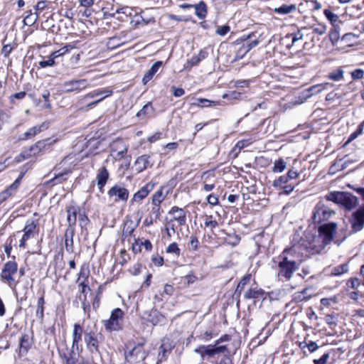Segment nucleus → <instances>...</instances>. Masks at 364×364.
Here are the masks:
<instances>
[{
  "label": "nucleus",
  "instance_id": "obj_55",
  "mask_svg": "<svg viewBox=\"0 0 364 364\" xmlns=\"http://www.w3.org/2000/svg\"><path fill=\"white\" fill-rule=\"evenodd\" d=\"M160 351L159 353V355H158V361L157 363H161L163 361H164L166 359V353H167V350L164 348V345H161V347H160Z\"/></svg>",
  "mask_w": 364,
  "mask_h": 364
},
{
  "label": "nucleus",
  "instance_id": "obj_36",
  "mask_svg": "<svg viewBox=\"0 0 364 364\" xmlns=\"http://www.w3.org/2000/svg\"><path fill=\"white\" fill-rule=\"evenodd\" d=\"M301 29L302 30L311 29L313 33H316L318 35L321 36L326 33V26L324 24L318 23V24L313 25L309 28H308L306 27H303Z\"/></svg>",
  "mask_w": 364,
  "mask_h": 364
},
{
  "label": "nucleus",
  "instance_id": "obj_48",
  "mask_svg": "<svg viewBox=\"0 0 364 364\" xmlns=\"http://www.w3.org/2000/svg\"><path fill=\"white\" fill-rule=\"evenodd\" d=\"M163 200H164V197H163V194H162V191L161 190L158 191L153 196L152 204L153 205H160V203L162 202Z\"/></svg>",
  "mask_w": 364,
  "mask_h": 364
},
{
  "label": "nucleus",
  "instance_id": "obj_20",
  "mask_svg": "<svg viewBox=\"0 0 364 364\" xmlns=\"http://www.w3.org/2000/svg\"><path fill=\"white\" fill-rule=\"evenodd\" d=\"M296 250V247H291L290 248L285 249L278 257V259L285 261V259H287V262H294V264L299 266V261L292 255L295 253Z\"/></svg>",
  "mask_w": 364,
  "mask_h": 364
},
{
  "label": "nucleus",
  "instance_id": "obj_62",
  "mask_svg": "<svg viewBox=\"0 0 364 364\" xmlns=\"http://www.w3.org/2000/svg\"><path fill=\"white\" fill-rule=\"evenodd\" d=\"M201 60V58L200 56L195 55L192 56V58L187 61V64L188 65L187 68L189 66L190 68L197 65L200 61Z\"/></svg>",
  "mask_w": 364,
  "mask_h": 364
},
{
  "label": "nucleus",
  "instance_id": "obj_25",
  "mask_svg": "<svg viewBox=\"0 0 364 364\" xmlns=\"http://www.w3.org/2000/svg\"><path fill=\"white\" fill-rule=\"evenodd\" d=\"M79 208L77 207L71 206L67 209V221L68 223V228H73L76 223L77 220V214L78 213Z\"/></svg>",
  "mask_w": 364,
  "mask_h": 364
},
{
  "label": "nucleus",
  "instance_id": "obj_8",
  "mask_svg": "<svg viewBox=\"0 0 364 364\" xmlns=\"http://www.w3.org/2000/svg\"><path fill=\"white\" fill-rule=\"evenodd\" d=\"M350 222L352 232H358L361 231L364 228V210L359 208L353 213Z\"/></svg>",
  "mask_w": 364,
  "mask_h": 364
},
{
  "label": "nucleus",
  "instance_id": "obj_37",
  "mask_svg": "<svg viewBox=\"0 0 364 364\" xmlns=\"http://www.w3.org/2000/svg\"><path fill=\"white\" fill-rule=\"evenodd\" d=\"M44 304L45 300L44 297L42 296L38 299L37 309L36 313V316L41 320H43L44 318Z\"/></svg>",
  "mask_w": 364,
  "mask_h": 364
},
{
  "label": "nucleus",
  "instance_id": "obj_22",
  "mask_svg": "<svg viewBox=\"0 0 364 364\" xmlns=\"http://www.w3.org/2000/svg\"><path fill=\"white\" fill-rule=\"evenodd\" d=\"M161 65V61H156L152 65L151 68L145 73L143 77L142 82L144 85L153 78L154 75L159 71Z\"/></svg>",
  "mask_w": 364,
  "mask_h": 364
},
{
  "label": "nucleus",
  "instance_id": "obj_45",
  "mask_svg": "<svg viewBox=\"0 0 364 364\" xmlns=\"http://www.w3.org/2000/svg\"><path fill=\"white\" fill-rule=\"evenodd\" d=\"M343 73L344 71L342 69H338L328 74V78L334 81H339L343 78Z\"/></svg>",
  "mask_w": 364,
  "mask_h": 364
},
{
  "label": "nucleus",
  "instance_id": "obj_31",
  "mask_svg": "<svg viewBox=\"0 0 364 364\" xmlns=\"http://www.w3.org/2000/svg\"><path fill=\"white\" fill-rule=\"evenodd\" d=\"M323 14L326 18L331 21L333 26H338L341 23V21L339 19V16L333 13L331 11L328 9H326L323 11Z\"/></svg>",
  "mask_w": 364,
  "mask_h": 364
},
{
  "label": "nucleus",
  "instance_id": "obj_15",
  "mask_svg": "<svg viewBox=\"0 0 364 364\" xmlns=\"http://www.w3.org/2000/svg\"><path fill=\"white\" fill-rule=\"evenodd\" d=\"M110 197H116L115 201L127 200L129 196V191L124 187L115 185L108 191Z\"/></svg>",
  "mask_w": 364,
  "mask_h": 364
},
{
  "label": "nucleus",
  "instance_id": "obj_44",
  "mask_svg": "<svg viewBox=\"0 0 364 364\" xmlns=\"http://www.w3.org/2000/svg\"><path fill=\"white\" fill-rule=\"evenodd\" d=\"M363 127H364V123H361L357 130L355 132H354L353 133H352L348 140L346 141V142L345 143V145L349 144L350 142H351L352 141H353L354 139H355L359 135H360L362 133H363Z\"/></svg>",
  "mask_w": 364,
  "mask_h": 364
},
{
  "label": "nucleus",
  "instance_id": "obj_28",
  "mask_svg": "<svg viewBox=\"0 0 364 364\" xmlns=\"http://www.w3.org/2000/svg\"><path fill=\"white\" fill-rule=\"evenodd\" d=\"M154 108L150 102L146 104L136 114V117L141 119L152 117Z\"/></svg>",
  "mask_w": 364,
  "mask_h": 364
},
{
  "label": "nucleus",
  "instance_id": "obj_6",
  "mask_svg": "<svg viewBox=\"0 0 364 364\" xmlns=\"http://www.w3.org/2000/svg\"><path fill=\"white\" fill-rule=\"evenodd\" d=\"M299 268V266L294 264V262H289L285 259V261L279 259L277 277L279 280L285 279L289 281L293 276L294 272Z\"/></svg>",
  "mask_w": 364,
  "mask_h": 364
},
{
  "label": "nucleus",
  "instance_id": "obj_40",
  "mask_svg": "<svg viewBox=\"0 0 364 364\" xmlns=\"http://www.w3.org/2000/svg\"><path fill=\"white\" fill-rule=\"evenodd\" d=\"M151 318L149 319L150 322H151L154 325H156L157 323H161L164 321V317L162 314H161L157 311H153L150 314Z\"/></svg>",
  "mask_w": 364,
  "mask_h": 364
},
{
  "label": "nucleus",
  "instance_id": "obj_63",
  "mask_svg": "<svg viewBox=\"0 0 364 364\" xmlns=\"http://www.w3.org/2000/svg\"><path fill=\"white\" fill-rule=\"evenodd\" d=\"M329 358V353H324L319 359L314 360V364H326Z\"/></svg>",
  "mask_w": 364,
  "mask_h": 364
},
{
  "label": "nucleus",
  "instance_id": "obj_41",
  "mask_svg": "<svg viewBox=\"0 0 364 364\" xmlns=\"http://www.w3.org/2000/svg\"><path fill=\"white\" fill-rule=\"evenodd\" d=\"M348 271V264H343L335 267L333 269L331 274L335 276H341V274L346 273Z\"/></svg>",
  "mask_w": 364,
  "mask_h": 364
},
{
  "label": "nucleus",
  "instance_id": "obj_29",
  "mask_svg": "<svg viewBox=\"0 0 364 364\" xmlns=\"http://www.w3.org/2000/svg\"><path fill=\"white\" fill-rule=\"evenodd\" d=\"M264 291L261 289L250 288L244 294L245 299H259L263 296Z\"/></svg>",
  "mask_w": 364,
  "mask_h": 364
},
{
  "label": "nucleus",
  "instance_id": "obj_30",
  "mask_svg": "<svg viewBox=\"0 0 364 364\" xmlns=\"http://www.w3.org/2000/svg\"><path fill=\"white\" fill-rule=\"evenodd\" d=\"M292 247H296V250L294 254H292L293 256L299 261V266L301 264L302 262V258L304 256L307 255V250L303 247V243H298L294 245Z\"/></svg>",
  "mask_w": 364,
  "mask_h": 364
},
{
  "label": "nucleus",
  "instance_id": "obj_12",
  "mask_svg": "<svg viewBox=\"0 0 364 364\" xmlns=\"http://www.w3.org/2000/svg\"><path fill=\"white\" fill-rule=\"evenodd\" d=\"M337 224L336 223H328L321 225L318 228L319 233L323 237V242L326 244L329 243L333 238Z\"/></svg>",
  "mask_w": 364,
  "mask_h": 364
},
{
  "label": "nucleus",
  "instance_id": "obj_26",
  "mask_svg": "<svg viewBox=\"0 0 364 364\" xmlns=\"http://www.w3.org/2000/svg\"><path fill=\"white\" fill-rule=\"evenodd\" d=\"M173 215V219L178 221L179 225H183L186 223V215L183 209L173 207L170 211Z\"/></svg>",
  "mask_w": 364,
  "mask_h": 364
},
{
  "label": "nucleus",
  "instance_id": "obj_21",
  "mask_svg": "<svg viewBox=\"0 0 364 364\" xmlns=\"http://www.w3.org/2000/svg\"><path fill=\"white\" fill-rule=\"evenodd\" d=\"M109 177V173L107 170V168L103 166L100 168L98 171V173L97 176V186H99V189L101 193H103V187L106 184V182Z\"/></svg>",
  "mask_w": 364,
  "mask_h": 364
},
{
  "label": "nucleus",
  "instance_id": "obj_35",
  "mask_svg": "<svg viewBox=\"0 0 364 364\" xmlns=\"http://www.w3.org/2000/svg\"><path fill=\"white\" fill-rule=\"evenodd\" d=\"M38 15L37 13L33 14L31 11H29L23 18V23L26 26H31L38 21Z\"/></svg>",
  "mask_w": 364,
  "mask_h": 364
},
{
  "label": "nucleus",
  "instance_id": "obj_16",
  "mask_svg": "<svg viewBox=\"0 0 364 364\" xmlns=\"http://www.w3.org/2000/svg\"><path fill=\"white\" fill-rule=\"evenodd\" d=\"M48 127V124L46 122H43L38 126H35L33 127L30 128L27 132H26L21 137V140H27L29 139L41 132L47 129Z\"/></svg>",
  "mask_w": 364,
  "mask_h": 364
},
{
  "label": "nucleus",
  "instance_id": "obj_34",
  "mask_svg": "<svg viewBox=\"0 0 364 364\" xmlns=\"http://www.w3.org/2000/svg\"><path fill=\"white\" fill-rule=\"evenodd\" d=\"M328 86H332L330 83L318 84L310 87L308 89V92H310L309 97L313 95H317L320 93L323 90L326 89Z\"/></svg>",
  "mask_w": 364,
  "mask_h": 364
},
{
  "label": "nucleus",
  "instance_id": "obj_39",
  "mask_svg": "<svg viewBox=\"0 0 364 364\" xmlns=\"http://www.w3.org/2000/svg\"><path fill=\"white\" fill-rule=\"evenodd\" d=\"M343 161H336L329 168L330 174H335L337 171L344 169L346 167V162Z\"/></svg>",
  "mask_w": 364,
  "mask_h": 364
},
{
  "label": "nucleus",
  "instance_id": "obj_59",
  "mask_svg": "<svg viewBox=\"0 0 364 364\" xmlns=\"http://www.w3.org/2000/svg\"><path fill=\"white\" fill-rule=\"evenodd\" d=\"M306 291L307 289H305L301 292L296 293L294 294V299L298 301H301L307 299L308 297L305 295L306 294Z\"/></svg>",
  "mask_w": 364,
  "mask_h": 364
},
{
  "label": "nucleus",
  "instance_id": "obj_14",
  "mask_svg": "<svg viewBox=\"0 0 364 364\" xmlns=\"http://www.w3.org/2000/svg\"><path fill=\"white\" fill-rule=\"evenodd\" d=\"M23 174L21 173L16 181L6 189L0 193V204L4 202L10 196H13L18 188Z\"/></svg>",
  "mask_w": 364,
  "mask_h": 364
},
{
  "label": "nucleus",
  "instance_id": "obj_58",
  "mask_svg": "<svg viewBox=\"0 0 364 364\" xmlns=\"http://www.w3.org/2000/svg\"><path fill=\"white\" fill-rule=\"evenodd\" d=\"M249 144L248 140H241L239 141L233 149V151L236 152L237 151H240L242 148L247 146Z\"/></svg>",
  "mask_w": 364,
  "mask_h": 364
},
{
  "label": "nucleus",
  "instance_id": "obj_50",
  "mask_svg": "<svg viewBox=\"0 0 364 364\" xmlns=\"http://www.w3.org/2000/svg\"><path fill=\"white\" fill-rule=\"evenodd\" d=\"M250 279V275L244 277L237 284L236 291L240 292L245 288L246 284L249 282Z\"/></svg>",
  "mask_w": 364,
  "mask_h": 364
},
{
  "label": "nucleus",
  "instance_id": "obj_5",
  "mask_svg": "<svg viewBox=\"0 0 364 364\" xmlns=\"http://www.w3.org/2000/svg\"><path fill=\"white\" fill-rule=\"evenodd\" d=\"M18 271V264L14 261L7 262L3 267L1 272L2 281L7 283L11 288L16 287L17 282L15 281L14 276Z\"/></svg>",
  "mask_w": 364,
  "mask_h": 364
},
{
  "label": "nucleus",
  "instance_id": "obj_23",
  "mask_svg": "<svg viewBox=\"0 0 364 364\" xmlns=\"http://www.w3.org/2000/svg\"><path fill=\"white\" fill-rule=\"evenodd\" d=\"M196 16L200 20L205 19L208 14V7L203 1H200L198 4H194Z\"/></svg>",
  "mask_w": 364,
  "mask_h": 364
},
{
  "label": "nucleus",
  "instance_id": "obj_11",
  "mask_svg": "<svg viewBox=\"0 0 364 364\" xmlns=\"http://www.w3.org/2000/svg\"><path fill=\"white\" fill-rule=\"evenodd\" d=\"M36 226L37 223L35 220H28L26 221L23 230L24 233L19 243L20 247H25L26 245V241L35 236Z\"/></svg>",
  "mask_w": 364,
  "mask_h": 364
},
{
  "label": "nucleus",
  "instance_id": "obj_9",
  "mask_svg": "<svg viewBox=\"0 0 364 364\" xmlns=\"http://www.w3.org/2000/svg\"><path fill=\"white\" fill-rule=\"evenodd\" d=\"M127 146L121 139L114 141L110 145V155L113 159L124 158V154L127 153Z\"/></svg>",
  "mask_w": 364,
  "mask_h": 364
},
{
  "label": "nucleus",
  "instance_id": "obj_60",
  "mask_svg": "<svg viewBox=\"0 0 364 364\" xmlns=\"http://www.w3.org/2000/svg\"><path fill=\"white\" fill-rule=\"evenodd\" d=\"M240 97H241V93L239 92H236V91H232V92H230L229 94H224L223 95V99L230 97V99H232V100H238L240 98Z\"/></svg>",
  "mask_w": 364,
  "mask_h": 364
},
{
  "label": "nucleus",
  "instance_id": "obj_27",
  "mask_svg": "<svg viewBox=\"0 0 364 364\" xmlns=\"http://www.w3.org/2000/svg\"><path fill=\"white\" fill-rule=\"evenodd\" d=\"M72 350H68L67 352H63L59 350V355L60 358L63 360L64 364H76V359L74 357V352Z\"/></svg>",
  "mask_w": 364,
  "mask_h": 364
},
{
  "label": "nucleus",
  "instance_id": "obj_56",
  "mask_svg": "<svg viewBox=\"0 0 364 364\" xmlns=\"http://www.w3.org/2000/svg\"><path fill=\"white\" fill-rule=\"evenodd\" d=\"M351 76L353 80L362 79L364 76V70L362 69H356L351 73Z\"/></svg>",
  "mask_w": 364,
  "mask_h": 364
},
{
  "label": "nucleus",
  "instance_id": "obj_57",
  "mask_svg": "<svg viewBox=\"0 0 364 364\" xmlns=\"http://www.w3.org/2000/svg\"><path fill=\"white\" fill-rule=\"evenodd\" d=\"M325 322L329 325L335 326L337 325L336 318L333 315L328 314L325 316Z\"/></svg>",
  "mask_w": 364,
  "mask_h": 364
},
{
  "label": "nucleus",
  "instance_id": "obj_61",
  "mask_svg": "<svg viewBox=\"0 0 364 364\" xmlns=\"http://www.w3.org/2000/svg\"><path fill=\"white\" fill-rule=\"evenodd\" d=\"M160 205H153V208L151 209V215L155 220H156L160 216Z\"/></svg>",
  "mask_w": 364,
  "mask_h": 364
},
{
  "label": "nucleus",
  "instance_id": "obj_43",
  "mask_svg": "<svg viewBox=\"0 0 364 364\" xmlns=\"http://www.w3.org/2000/svg\"><path fill=\"white\" fill-rule=\"evenodd\" d=\"M89 274V269L87 267H82L78 274L77 282H85V283H87Z\"/></svg>",
  "mask_w": 364,
  "mask_h": 364
},
{
  "label": "nucleus",
  "instance_id": "obj_2",
  "mask_svg": "<svg viewBox=\"0 0 364 364\" xmlns=\"http://www.w3.org/2000/svg\"><path fill=\"white\" fill-rule=\"evenodd\" d=\"M124 314V311L119 308L112 310L109 318L102 321L105 330L109 332L122 330Z\"/></svg>",
  "mask_w": 364,
  "mask_h": 364
},
{
  "label": "nucleus",
  "instance_id": "obj_38",
  "mask_svg": "<svg viewBox=\"0 0 364 364\" xmlns=\"http://www.w3.org/2000/svg\"><path fill=\"white\" fill-rule=\"evenodd\" d=\"M30 347L31 342L29 341V336L26 334L23 335L20 339V351L26 353Z\"/></svg>",
  "mask_w": 364,
  "mask_h": 364
},
{
  "label": "nucleus",
  "instance_id": "obj_42",
  "mask_svg": "<svg viewBox=\"0 0 364 364\" xmlns=\"http://www.w3.org/2000/svg\"><path fill=\"white\" fill-rule=\"evenodd\" d=\"M333 28L331 30L329 33V38L331 41L335 44L337 43L340 38V32H339V26H333Z\"/></svg>",
  "mask_w": 364,
  "mask_h": 364
},
{
  "label": "nucleus",
  "instance_id": "obj_3",
  "mask_svg": "<svg viewBox=\"0 0 364 364\" xmlns=\"http://www.w3.org/2000/svg\"><path fill=\"white\" fill-rule=\"evenodd\" d=\"M102 340V335L96 330L87 328L84 331V341L90 352L99 353V344Z\"/></svg>",
  "mask_w": 364,
  "mask_h": 364
},
{
  "label": "nucleus",
  "instance_id": "obj_4",
  "mask_svg": "<svg viewBox=\"0 0 364 364\" xmlns=\"http://www.w3.org/2000/svg\"><path fill=\"white\" fill-rule=\"evenodd\" d=\"M194 352L199 354L201 359L204 360L205 357L211 358L219 353H228L227 346H216L215 344L200 345L194 350Z\"/></svg>",
  "mask_w": 364,
  "mask_h": 364
},
{
  "label": "nucleus",
  "instance_id": "obj_10",
  "mask_svg": "<svg viewBox=\"0 0 364 364\" xmlns=\"http://www.w3.org/2000/svg\"><path fill=\"white\" fill-rule=\"evenodd\" d=\"M50 139H47L45 140H41L38 141L36 144L31 146L28 149H25L21 152V156L23 159L31 158L37 156L39 153L42 151V150L46 147L47 144H50L52 142H49Z\"/></svg>",
  "mask_w": 364,
  "mask_h": 364
},
{
  "label": "nucleus",
  "instance_id": "obj_49",
  "mask_svg": "<svg viewBox=\"0 0 364 364\" xmlns=\"http://www.w3.org/2000/svg\"><path fill=\"white\" fill-rule=\"evenodd\" d=\"M38 63H39V65L41 68H44L46 67L54 66L55 64V62L53 59H52L50 56H48L47 60H41Z\"/></svg>",
  "mask_w": 364,
  "mask_h": 364
},
{
  "label": "nucleus",
  "instance_id": "obj_53",
  "mask_svg": "<svg viewBox=\"0 0 364 364\" xmlns=\"http://www.w3.org/2000/svg\"><path fill=\"white\" fill-rule=\"evenodd\" d=\"M230 30V28L229 26L228 25H224V26H219L215 33L219 35V36H223L225 35H226Z\"/></svg>",
  "mask_w": 364,
  "mask_h": 364
},
{
  "label": "nucleus",
  "instance_id": "obj_17",
  "mask_svg": "<svg viewBox=\"0 0 364 364\" xmlns=\"http://www.w3.org/2000/svg\"><path fill=\"white\" fill-rule=\"evenodd\" d=\"M128 358H129L131 361H134L138 358H140L141 360H144L146 355L144 352L143 344L139 343L135 347H134L132 349V350L129 351V354L126 355V358L127 359Z\"/></svg>",
  "mask_w": 364,
  "mask_h": 364
},
{
  "label": "nucleus",
  "instance_id": "obj_19",
  "mask_svg": "<svg viewBox=\"0 0 364 364\" xmlns=\"http://www.w3.org/2000/svg\"><path fill=\"white\" fill-rule=\"evenodd\" d=\"M154 184L149 183L139 190L133 196L132 201L139 202L145 198L153 190Z\"/></svg>",
  "mask_w": 364,
  "mask_h": 364
},
{
  "label": "nucleus",
  "instance_id": "obj_13",
  "mask_svg": "<svg viewBox=\"0 0 364 364\" xmlns=\"http://www.w3.org/2000/svg\"><path fill=\"white\" fill-rule=\"evenodd\" d=\"M88 84L85 79L81 80H72L65 81L62 85V87L65 92H79L87 87Z\"/></svg>",
  "mask_w": 364,
  "mask_h": 364
},
{
  "label": "nucleus",
  "instance_id": "obj_47",
  "mask_svg": "<svg viewBox=\"0 0 364 364\" xmlns=\"http://www.w3.org/2000/svg\"><path fill=\"white\" fill-rule=\"evenodd\" d=\"M68 51H69V49H68V46H65L58 50H55V51L51 53L49 56L55 60L57 58H58L61 55H63Z\"/></svg>",
  "mask_w": 364,
  "mask_h": 364
},
{
  "label": "nucleus",
  "instance_id": "obj_18",
  "mask_svg": "<svg viewBox=\"0 0 364 364\" xmlns=\"http://www.w3.org/2000/svg\"><path fill=\"white\" fill-rule=\"evenodd\" d=\"M82 328L79 323H75L73 331L72 349L78 350L79 343L82 341Z\"/></svg>",
  "mask_w": 364,
  "mask_h": 364
},
{
  "label": "nucleus",
  "instance_id": "obj_51",
  "mask_svg": "<svg viewBox=\"0 0 364 364\" xmlns=\"http://www.w3.org/2000/svg\"><path fill=\"white\" fill-rule=\"evenodd\" d=\"M198 101L200 102V104H198V106L201 107H208L212 105H216L218 104V102L210 101L203 98L198 99Z\"/></svg>",
  "mask_w": 364,
  "mask_h": 364
},
{
  "label": "nucleus",
  "instance_id": "obj_54",
  "mask_svg": "<svg viewBox=\"0 0 364 364\" xmlns=\"http://www.w3.org/2000/svg\"><path fill=\"white\" fill-rule=\"evenodd\" d=\"M286 168V164L284 161H277L274 166V171L277 173L282 172Z\"/></svg>",
  "mask_w": 364,
  "mask_h": 364
},
{
  "label": "nucleus",
  "instance_id": "obj_7",
  "mask_svg": "<svg viewBox=\"0 0 364 364\" xmlns=\"http://www.w3.org/2000/svg\"><path fill=\"white\" fill-rule=\"evenodd\" d=\"M333 213H335L334 211L319 203L314 208L312 220L314 223H320L322 221L328 220Z\"/></svg>",
  "mask_w": 364,
  "mask_h": 364
},
{
  "label": "nucleus",
  "instance_id": "obj_1",
  "mask_svg": "<svg viewBox=\"0 0 364 364\" xmlns=\"http://www.w3.org/2000/svg\"><path fill=\"white\" fill-rule=\"evenodd\" d=\"M326 200L338 204L348 210H351L359 204L358 198L350 192L333 191L326 196Z\"/></svg>",
  "mask_w": 364,
  "mask_h": 364
},
{
  "label": "nucleus",
  "instance_id": "obj_46",
  "mask_svg": "<svg viewBox=\"0 0 364 364\" xmlns=\"http://www.w3.org/2000/svg\"><path fill=\"white\" fill-rule=\"evenodd\" d=\"M166 252L179 256L181 250L178 248V245L176 242H173L166 247Z\"/></svg>",
  "mask_w": 364,
  "mask_h": 364
},
{
  "label": "nucleus",
  "instance_id": "obj_33",
  "mask_svg": "<svg viewBox=\"0 0 364 364\" xmlns=\"http://www.w3.org/2000/svg\"><path fill=\"white\" fill-rule=\"evenodd\" d=\"M296 10V6L294 4L287 5L284 4L279 6V8H276L274 9V12L280 14H288Z\"/></svg>",
  "mask_w": 364,
  "mask_h": 364
},
{
  "label": "nucleus",
  "instance_id": "obj_24",
  "mask_svg": "<svg viewBox=\"0 0 364 364\" xmlns=\"http://www.w3.org/2000/svg\"><path fill=\"white\" fill-rule=\"evenodd\" d=\"M74 229L73 228H67L65 232V250L68 252H73V235H74Z\"/></svg>",
  "mask_w": 364,
  "mask_h": 364
},
{
  "label": "nucleus",
  "instance_id": "obj_32",
  "mask_svg": "<svg viewBox=\"0 0 364 364\" xmlns=\"http://www.w3.org/2000/svg\"><path fill=\"white\" fill-rule=\"evenodd\" d=\"M112 90H95L92 92L87 94L84 97V99L93 98V97L102 95H105V96L103 97L105 99V97L112 95Z\"/></svg>",
  "mask_w": 364,
  "mask_h": 364
},
{
  "label": "nucleus",
  "instance_id": "obj_52",
  "mask_svg": "<svg viewBox=\"0 0 364 364\" xmlns=\"http://www.w3.org/2000/svg\"><path fill=\"white\" fill-rule=\"evenodd\" d=\"M248 53L245 47L242 44L235 53V59H242Z\"/></svg>",
  "mask_w": 364,
  "mask_h": 364
},
{
  "label": "nucleus",
  "instance_id": "obj_64",
  "mask_svg": "<svg viewBox=\"0 0 364 364\" xmlns=\"http://www.w3.org/2000/svg\"><path fill=\"white\" fill-rule=\"evenodd\" d=\"M13 48L10 44L4 45L1 49V54L5 57L7 58L11 52L12 51Z\"/></svg>",
  "mask_w": 364,
  "mask_h": 364
}]
</instances>
